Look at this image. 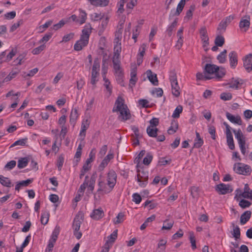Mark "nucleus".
Returning <instances> with one entry per match:
<instances>
[{
    "label": "nucleus",
    "mask_w": 252,
    "mask_h": 252,
    "mask_svg": "<svg viewBox=\"0 0 252 252\" xmlns=\"http://www.w3.org/2000/svg\"><path fill=\"white\" fill-rule=\"evenodd\" d=\"M99 75V72L92 73L91 83L95 86L96 82L98 81L97 77Z\"/></svg>",
    "instance_id": "6e6d98bb"
},
{
    "label": "nucleus",
    "mask_w": 252,
    "mask_h": 252,
    "mask_svg": "<svg viewBox=\"0 0 252 252\" xmlns=\"http://www.w3.org/2000/svg\"><path fill=\"white\" fill-rule=\"evenodd\" d=\"M38 71V69L37 68H34L32 70H31L29 72H23L22 74V76L24 78H26L27 77H32Z\"/></svg>",
    "instance_id": "3c124183"
},
{
    "label": "nucleus",
    "mask_w": 252,
    "mask_h": 252,
    "mask_svg": "<svg viewBox=\"0 0 252 252\" xmlns=\"http://www.w3.org/2000/svg\"><path fill=\"white\" fill-rule=\"evenodd\" d=\"M113 68L115 70V72L122 71L119 60L113 59Z\"/></svg>",
    "instance_id": "5fc2aeb1"
},
{
    "label": "nucleus",
    "mask_w": 252,
    "mask_h": 252,
    "mask_svg": "<svg viewBox=\"0 0 252 252\" xmlns=\"http://www.w3.org/2000/svg\"><path fill=\"white\" fill-rule=\"evenodd\" d=\"M79 117V114L78 112V109L77 108H73L71 110L70 114V124L73 126L75 124L76 121H77L78 118Z\"/></svg>",
    "instance_id": "a211bd4d"
},
{
    "label": "nucleus",
    "mask_w": 252,
    "mask_h": 252,
    "mask_svg": "<svg viewBox=\"0 0 252 252\" xmlns=\"http://www.w3.org/2000/svg\"><path fill=\"white\" fill-rule=\"evenodd\" d=\"M227 50L224 49L217 57L219 62L220 63H224L226 61Z\"/></svg>",
    "instance_id": "e433bc0d"
},
{
    "label": "nucleus",
    "mask_w": 252,
    "mask_h": 252,
    "mask_svg": "<svg viewBox=\"0 0 252 252\" xmlns=\"http://www.w3.org/2000/svg\"><path fill=\"white\" fill-rule=\"evenodd\" d=\"M158 130V129L155 127L148 126L147 128V133L151 137H157Z\"/></svg>",
    "instance_id": "2f4dec72"
},
{
    "label": "nucleus",
    "mask_w": 252,
    "mask_h": 252,
    "mask_svg": "<svg viewBox=\"0 0 252 252\" xmlns=\"http://www.w3.org/2000/svg\"><path fill=\"white\" fill-rule=\"evenodd\" d=\"M220 98L221 99L224 101L229 100L232 99V96L230 93H223L221 94Z\"/></svg>",
    "instance_id": "bf43d9fd"
},
{
    "label": "nucleus",
    "mask_w": 252,
    "mask_h": 252,
    "mask_svg": "<svg viewBox=\"0 0 252 252\" xmlns=\"http://www.w3.org/2000/svg\"><path fill=\"white\" fill-rule=\"evenodd\" d=\"M116 43V44L115 45L114 48V56L113 59L119 60L121 52V42Z\"/></svg>",
    "instance_id": "393cba45"
},
{
    "label": "nucleus",
    "mask_w": 252,
    "mask_h": 252,
    "mask_svg": "<svg viewBox=\"0 0 252 252\" xmlns=\"http://www.w3.org/2000/svg\"><path fill=\"white\" fill-rule=\"evenodd\" d=\"M230 65L231 68H235L238 64V55L235 51H231L228 55Z\"/></svg>",
    "instance_id": "2eb2a0df"
},
{
    "label": "nucleus",
    "mask_w": 252,
    "mask_h": 252,
    "mask_svg": "<svg viewBox=\"0 0 252 252\" xmlns=\"http://www.w3.org/2000/svg\"><path fill=\"white\" fill-rule=\"evenodd\" d=\"M49 214L48 212L44 211L41 214L40 221L43 225L46 224L49 221Z\"/></svg>",
    "instance_id": "ea45409f"
},
{
    "label": "nucleus",
    "mask_w": 252,
    "mask_h": 252,
    "mask_svg": "<svg viewBox=\"0 0 252 252\" xmlns=\"http://www.w3.org/2000/svg\"><path fill=\"white\" fill-rule=\"evenodd\" d=\"M178 18H176L174 21L168 26L166 32L167 35L170 37L172 35L173 32L175 30L177 26Z\"/></svg>",
    "instance_id": "b1692460"
},
{
    "label": "nucleus",
    "mask_w": 252,
    "mask_h": 252,
    "mask_svg": "<svg viewBox=\"0 0 252 252\" xmlns=\"http://www.w3.org/2000/svg\"><path fill=\"white\" fill-rule=\"evenodd\" d=\"M197 80H208L211 79L213 78L212 76H210V75H207L206 74H203L202 73L198 72L196 75Z\"/></svg>",
    "instance_id": "a19ab883"
},
{
    "label": "nucleus",
    "mask_w": 252,
    "mask_h": 252,
    "mask_svg": "<svg viewBox=\"0 0 252 252\" xmlns=\"http://www.w3.org/2000/svg\"><path fill=\"white\" fill-rule=\"evenodd\" d=\"M153 159L152 155L148 153L147 154L146 156L144 158L143 160V163L145 165H149L152 161Z\"/></svg>",
    "instance_id": "680f3d73"
},
{
    "label": "nucleus",
    "mask_w": 252,
    "mask_h": 252,
    "mask_svg": "<svg viewBox=\"0 0 252 252\" xmlns=\"http://www.w3.org/2000/svg\"><path fill=\"white\" fill-rule=\"evenodd\" d=\"M208 132L211 136V138L213 140L216 139V128L213 126H208Z\"/></svg>",
    "instance_id": "864d4df0"
},
{
    "label": "nucleus",
    "mask_w": 252,
    "mask_h": 252,
    "mask_svg": "<svg viewBox=\"0 0 252 252\" xmlns=\"http://www.w3.org/2000/svg\"><path fill=\"white\" fill-rule=\"evenodd\" d=\"M92 5L95 6H106L108 5L109 0H87Z\"/></svg>",
    "instance_id": "6ab92c4d"
},
{
    "label": "nucleus",
    "mask_w": 252,
    "mask_h": 252,
    "mask_svg": "<svg viewBox=\"0 0 252 252\" xmlns=\"http://www.w3.org/2000/svg\"><path fill=\"white\" fill-rule=\"evenodd\" d=\"M226 116L230 122L238 125H242V121L240 116L237 115L235 116L229 112H226Z\"/></svg>",
    "instance_id": "dca6fc26"
},
{
    "label": "nucleus",
    "mask_w": 252,
    "mask_h": 252,
    "mask_svg": "<svg viewBox=\"0 0 252 252\" xmlns=\"http://www.w3.org/2000/svg\"><path fill=\"white\" fill-rule=\"evenodd\" d=\"M199 34L201 41L209 40L207 33V28L205 26H202L199 29Z\"/></svg>",
    "instance_id": "bb28decb"
},
{
    "label": "nucleus",
    "mask_w": 252,
    "mask_h": 252,
    "mask_svg": "<svg viewBox=\"0 0 252 252\" xmlns=\"http://www.w3.org/2000/svg\"><path fill=\"white\" fill-rule=\"evenodd\" d=\"M32 182V179H27L25 181H22L21 182H20L19 183H17V184L15 186V190L19 191L21 187H27L30 184H31Z\"/></svg>",
    "instance_id": "7c9ffc66"
},
{
    "label": "nucleus",
    "mask_w": 252,
    "mask_h": 252,
    "mask_svg": "<svg viewBox=\"0 0 252 252\" xmlns=\"http://www.w3.org/2000/svg\"><path fill=\"white\" fill-rule=\"evenodd\" d=\"M225 73V69L223 67L219 66V69L216 72L215 75L216 78L220 79L222 78Z\"/></svg>",
    "instance_id": "37998d69"
},
{
    "label": "nucleus",
    "mask_w": 252,
    "mask_h": 252,
    "mask_svg": "<svg viewBox=\"0 0 252 252\" xmlns=\"http://www.w3.org/2000/svg\"><path fill=\"white\" fill-rule=\"evenodd\" d=\"M103 80L104 81V86L105 87L106 90L109 93V95H111L112 93V87L111 86L110 82L109 80L106 78V77L104 76Z\"/></svg>",
    "instance_id": "49530a36"
},
{
    "label": "nucleus",
    "mask_w": 252,
    "mask_h": 252,
    "mask_svg": "<svg viewBox=\"0 0 252 252\" xmlns=\"http://www.w3.org/2000/svg\"><path fill=\"white\" fill-rule=\"evenodd\" d=\"M125 215L123 213H119L116 218V220H114L115 224H119L122 222L124 220Z\"/></svg>",
    "instance_id": "052dcab7"
},
{
    "label": "nucleus",
    "mask_w": 252,
    "mask_h": 252,
    "mask_svg": "<svg viewBox=\"0 0 252 252\" xmlns=\"http://www.w3.org/2000/svg\"><path fill=\"white\" fill-rule=\"evenodd\" d=\"M114 158V154L109 151L108 155L102 160L98 167L99 171H103L104 169L107 166L110 161Z\"/></svg>",
    "instance_id": "1a4fd4ad"
},
{
    "label": "nucleus",
    "mask_w": 252,
    "mask_h": 252,
    "mask_svg": "<svg viewBox=\"0 0 252 252\" xmlns=\"http://www.w3.org/2000/svg\"><path fill=\"white\" fill-rule=\"evenodd\" d=\"M79 14L78 18L79 21V23L80 25H82L85 23L86 20L87 19V14L86 12H85V11H84L81 9H79Z\"/></svg>",
    "instance_id": "c756f323"
},
{
    "label": "nucleus",
    "mask_w": 252,
    "mask_h": 252,
    "mask_svg": "<svg viewBox=\"0 0 252 252\" xmlns=\"http://www.w3.org/2000/svg\"><path fill=\"white\" fill-rule=\"evenodd\" d=\"M250 17L249 15H245L243 17L239 23V27L241 29H244V31L246 32L250 27Z\"/></svg>",
    "instance_id": "4468645a"
},
{
    "label": "nucleus",
    "mask_w": 252,
    "mask_h": 252,
    "mask_svg": "<svg viewBox=\"0 0 252 252\" xmlns=\"http://www.w3.org/2000/svg\"><path fill=\"white\" fill-rule=\"evenodd\" d=\"M117 236H118V230L116 229V230H114L113 232V233L107 237L108 240L106 242L108 243V244L111 245H112L113 243H114L116 239H117Z\"/></svg>",
    "instance_id": "c9c22d12"
},
{
    "label": "nucleus",
    "mask_w": 252,
    "mask_h": 252,
    "mask_svg": "<svg viewBox=\"0 0 252 252\" xmlns=\"http://www.w3.org/2000/svg\"><path fill=\"white\" fill-rule=\"evenodd\" d=\"M195 10V6L194 5H191L190 6L189 9L187 10L186 15L184 17V20L186 22H187L190 20H191L192 18V13Z\"/></svg>",
    "instance_id": "cd10ccee"
},
{
    "label": "nucleus",
    "mask_w": 252,
    "mask_h": 252,
    "mask_svg": "<svg viewBox=\"0 0 252 252\" xmlns=\"http://www.w3.org/2000/svg\"><path fill=\"white\" fill-rule=\"evenodd\" d=\"M29 163L28 158L27 157L21 158L18 161V167L19 169L23 168L27 166Z\"/></svg>",
    "instance_id": "4c0bfd02"
},
{
    "label": "nucleus",
    "mask_w": 252,
    "mask_h": 252,
    "mask_svg": "<svg viewBox=\"0 0 252 252\" xmlns=\"http://www.w3.org/2000/svg\"><path fill=\"white\" fill-rule=\"evenodd\" d=\"M233 19V17L229 16L223 19L219 24V26L217 28V31L220 33H222L225 32L226 27L228 23H230L231 21Z\"/></svg>",
    "instance_id": "0eeeda50"
},
{
    "label": "nucleus",
    "mask_w": 252,
    "mask_h": 252,
    "mask_svg": "<svg viewBox=\"0 0 252 252\" xmlns=\"http://www.w3.org/2000/svg\"><path fill=\"white\" fill-rule=\"evenodd\" d=\"M60 232V227L56 225L52 232L50 239L53 242H56Z\"/></svg>",
    "instance_id": "f704fd0d"
},
{
    "label": "nucleus",
    "mask_w": 252,
    "mask_h": 252,
    "mask_svg": "<svg viewBox=\"0 0 252 252\" xmlns=\"http://www.w3.org/2000/svg\"><path fill=\"white\" fill-rule=\"evenodd\" d=\"M178 128V123L177 121L172 120L171 123V126L168 129V133L169 134H174L176 132Z\"/></svg>",
    "instance_id": "c85d7f7f"
},
{
    "label": "nucleus",
    "mask_w": 252,
    "mask_h": 252,
    "mask_svg": "<svg viewBox=\"0 0 252 252\" xmlns=\"http://www.w3.org/2000/svg\"><path fill=\"white\" fill-rule=\"evenodd\" d=\"M100 70V62L98 59H95L94 61L92 68V73L99 72Z\"/></svg>",
    "instance_id": "a18cd8bd"
},
{
    "label": "nucleus",
    "mask_w": 252,
    "mask_h": 252,
    "mask_svg": "<svg viewBox=\"0 0 252 252\" xmlns=\"http://www.w3.org/2000/svg\"><path fill=\"white\" fill-rule=\"evenodd\" d=\"M227 143L229 148L231 150H234L235 148V145L233 138L232 135H226Z\"/></svg>",
    "instance_id": "de8ad7c7"
},
{
    "label": "nucleus",
    "mask_w": 252,
    "mask_h": 252,
    "mask_svg": "<svg viewBox=\"0 0 252 252\" xmlns=\"http://www.w3.org/2000/svg\"><path fill=\"white\" fill-rule=\"evenodd\" d=\"M88 178L89 177L88 176H86L85 177V179L83 183L81 185L79 189H78V193H79L83 195L84 194V191L89 184Z\"/></svg>",
    "instance_id": "58836bf2"
},
{
    "label": "nucleus",
    "mask_w": 252,
    "mask_h": 252,
    "mask_svg": "<svg viewBox=\"0 0 252 252\" xmlns=\"http://www.w3.org/2000/svg\"><path fill=\"white\" fill-rule=\"evenodd\" d=\"M107 183L99 179L97 191H101L104 194L110 193L114 189L117 182V175L113 169H110L107 173Z\"/></svg>",
    "instance_id": "f257e3e1"
},
{
    "label": "nucleus",
    "mask_w": 252,
    "mask_h": 252,
    "mask_svg": "<svg viewBox=\"0 0 252 252\" xmlns=\"http://www.w3.org/2000/svg\"><path fill=\"white\" fill-rule=\"evenodd\" d=\"M236 139L237 140L241 152L243 155H245L246 151V137L242 133L240 129H233Z\"/></svg>",
    "instance_id": "7ed1b4c3"
},
{
    "label": "nucleus",
    "mask_w": 252,
    "mask_h": 252,
    "mask_svg": "<svg viewBox=\"0 0 252 252\" xmlns=\"http://www.w3.org/2000/svg\"><path fill=\"white\" fill-rule=\"evenodd\" d=\"M167 221V220H166L164 221L163 225L161 228L162 230H170L174 224V221H171L166 223Z\"/></svg>",
    "instance_id": "e2e57ef3"
},
{
    "label": "nucleus",
    "mask_w": 252,
    "mask_h": 252,
    "mask_svg": "<svg viewBox=\"0 0 252 252\" xmlns=\"http://www.w3.org/2000/svg\"><path fill=\"white\" fill-rule=\"evenodd\" d=\"M103 216L104 212L101 208L94 210L91 215L92 218L96 220L101 219Z\"/></svg>",
    "instance_id": "412c9836"
},
{
    "label": "nucleus",
    "mask_w": 252,
    "mask_h": 252,
    "mask_svg": "<svg viewBox=\"0 0 252 252\" xmlns=\"http://www.w3.org/2000/svg\"><path fill=\"white\" fill-rule=\"evenodd\" d=\"M252 213L250 211H246L240 217V222L244 225L248 222L251 218Z\"/></svg>",
    "instance_id": "4be33fe9"
},
{
    "label": "nucleus",
    "mask_w": 252,
    "mask_h": 252,
    "mask_svg": "<svg viewBox=\"0 0 252 252\" xmlns=\"http://www.w3.org/2000/svg\"><path fill=\"white\" fill-rule=\"evenodd\" d=\"M124 21H120L119 23V24L117 26L116 31L115 32V42H121L122 38V33L123 32V28L124 25Z\"/></svg>",
    "instance_id": "6e6552de"
},
{
    "label": "nucleus",
    "mask_w": 252,
    "mask_h": 252,
    "mask_svg": "<svg viewBox=\"0 0 252 252\" xmlns=\"http://www.w3.org/2000/svg\"><path fill=\"white\" fill-rule=\"evenodd\" d=\"M243 65L248 72L252 70V54H249L245 57L243 59Z\"/></svg>",
    "instance_id": "f8f14e48"
},
{
    "label": "nucleus",
    "mask_w": 252,
    "mask_h": 252,
    "mask_svg": "<svg viewBox=\"0 0 252 252\" xmlns=\"http://www.w3.org/2000/svg\"><path fill=\"white\" fill-rule=\"evenodd\" d=\"M251 204V202L244 199L240 200L239 203V205L243 209L249 207Z\"/></svg>",
    "instance_id": "603ef678"
},
{
    "label": "nucleus",
    "mask_w": 252,
    "mask_h": 252,
    "mask_svg": "<svg viewBox=\"0 0 252 252\" xmlns=\"http://www.w3.org/2000/svg\"><path fill=\"white\" fill-rule=\"evenodd\" d=\"M16 13L14 11L7 12L4 15V17L7 20H11L14 19L16 16Z\"/></svg>",
    "instance_id": "69168bd1"
},
{
    "label": "nucleus",
    "mask_w": 252,
    "mask_h": 252,
    "mask_svg": "<svg viewBox=\"0 0 252 252\" xmlns=\"http://www.w3.org/2000/svg\"><path fill=\"white\" fill-rule=\"evenodd\" d=\"M91 33L90 29L85 28L82 30L80 39L77 41L74 45V49L75 51H80L88 44Z\"/></svg>",
    "instance_id": "f03ea898"
},
{
    "label": "nucleus",
    "mask_w": 252,
    "mask_h": 252,
    "mask_svg": "<svg viewBox=\"0 0 252 252\" xmlns=\"http://www.w3.org/2000/svg\"><path fill=\"white\" fill-rule=\"evenodd\" d=\"M137 172L136 180L139 183V186L141 188L145 187L148 184V172L144 171H140L139 170Z\"/></svg>",
    "instance_id": "39448f33"
},
{
    "label": "nucleus",
    "mask_w": 252,
    "mask_h": 252,
    "mask_svg": "<svg viewBox=\"0 0 252 252\" xmlns=\"http://www.w3.org/2000/svg\"><path fill=\"white\" fill-rule=\"evenodd\" d=\"M64 162V158L62 155H60L57 159V167L59 170H61Z\"/></svg>",
    "instance_id": "338daca9"
},
{
    "label": "nucleus",
    "mask_w": 252,
    "mask_h": 252,
    "mask_svg": "<svg viewBox=\"0 0 252 252\" xmlns=\"http://www.w3.org/2000/svg\"><path fill=\"white\" fill-rule=\"evenodd\" d=\"M219 69V66L217 65L211 63H207L204 67V73L211 76L215 74L216 72Z\"/></svg>",
    "instance_id": "9d476101"
},
{
    "label": "nucleus",
    "mask_w": 252,
    "mask_h": 252,
    "mask_svg": "<svg viewBox=\"0 0 252 252\" xmlns=\"http://www.w3.org/2000/svg\"><path fill=\"white\" fill-rule=\"evenodd\" d=\"M18 74V72L12 71L9 73V74L3 79V81L5 82L10 81L12 79L15 77Z\"/></svg>",
    "instance_id": "774afa93"
},
{
    "label": "nucleus",
    "mask_w": 252,
    "mask_h": 252,
    "mask_svg": "<svg viewBox=\"0 0 252 252\" xmlns=\"http://www.w3.org/2000/svg\"><path fill=\"white\" fill-rule=\"evenodd\" d=\"M0 183L2 186L6 187L9 188L12 186V183L10 180L2 175H0Z\"/></svg>",
    "instance_id": "473e14b6"
},
{
    "label": "nucleus",
    "mask_w": 252,
    "mask_h": 252,
    "mask_svg": "<svg viewBox=\"0 0 252 252\" xmlns=\"http://www.w3.org/2000/svg\"><path fill=\"white\" fill-rule=\"evenodd\" d=\"M27 138L19 139L18 140L16 141L13 144H12L11 145L10 147H13L17 145L25 146L26 143L27 142Z\"/></svg>",
    "instance_id": "8fccbe9b"
},
{
    "label": "nucleus",
    "mask_w": 252,
    "mask_h": 252,
    "mask_svg": "<svg viewBox=\"0 0 252 252\" xmlns=\"http://www.w3.org/2000/svg\"><path fill=\"white\" fill-rule=\"evenodd\" d=\"M81 224V221L80 220L78 217H75L74 219L72 225V228L73 230L77 231L79 230L80 225Z\"/></svg>",
    "instance_id": "79ce46f5"
},
{
    "label": "nucleus",
    "mask_w": 252,
    "mask_h": 252,
    "mask_svg": "<svg viewBox=\"0 0 252 252\" xmlns=\"http://www.w3.org/2000/svg\"><path fill=\"white\" fill-rule=\"evenodd\" d=\"M186 4V0H181V1L178 3L176 10H172L169 14V18L171 17H174L175 16H179L180 13L182 12L185 5Z\"/></svg>",
    "instance_id": "9b49d317"
},
{
    "label": "nucleus",
    "mask_w": 252,
    "mask_h": 252,
    "mask_svg": "<svg viewBox=\"0 0 252 252\" xmlns=\"http://www.w3.org/2000/svg\"><path fill=\"white\" fill-rule=\"evenodd\" d=\"M137 69L136 68H133L130 71V79L129 80V85L134 86L138 79L136 77Z\"/></svg>",
    "instance_id": "a878e982"
},
{
    "label": "nucleus",
    "mask_w": 252,
    "mask_h": 252,
    "mask_svg": "<svg viewBox=\"0 0 252 252\" xmlns=\"http://www.w3.org/2000/svg\"><path fill=\"white\" fill-rule=\"evenodd\" d=\"M172 94L175 97H178L180 94V87L178 85V81L171 82Z\"/></svg>",
    "instance_id": "aec40b11"
},
{
    "label": "nucleus",
    "mask_w": 252,
    "mask_h": 252,
    "mask_svg": "<svg viewBox=\"0 0 252 252\" xmlns=\"http://www.w3.org/2000/svg\"><path fill=\"white\" fill-rule=\"evenodd\" d=\"M216 190L220 194H225L231 192L233 189L230 185L221 183L216 186Z\"/></svg>",
    "instance_id": "423d86ee"
},
{
    "label": "nucleus",
    "mask_w": 252,
    "mask_h": 252,
    "mask_svg": "<svg viewBox=\"0 0 252 252\" xmlns=\"http://www.w3.org/2000/svg\"><path fill=\"white\" fill-rule=\"evenodd\" d=\"M233 170L237 174L245 176L250 175L252 171L249 165L240 162L236 163L234 164Z\"/></svg>",
    "instance_id": "20e7f679"
},
{
    "label": "nucleus",
    "mask_w": 252,
    "mask_h": 252,
    "mask_svg": "<svg viewBox=\"0 0 252 252\" xmlns=\"http://www.w3.org/2000/svg\"><path fill=\"white\" fill-rule=\"evenodd\" d=\"M147 77L149 81L154 85H158V80L157 78V75L156 74H153L151 70H148L147 71Z\"/></svg>",
    "instance_id": "5701e85b"
},
{
    "label": "nucleus",
    "mask_w": 252,
    "mask_h": 252,
    "mask_svg": "<svg viewBox=\"0 0 252 252\" xmlns=\"http://www.w3.org/2000/svg\"><path fill=\"white\" fill-rule=\"evenodd\" d=\"M119 112L120 113L119 118H121L122 121H126L130 119L131 114L127 106H125V107H123V109Z\"/></svg>",
    "instance_id": "f3484780"
},
{
    "label": "nucleus",
    "mask_w": 252,
    "mask_h": 252,
    "mask_svg": "<svg viewBox=\"0 0 252 252\" xmlns=\"http://www.w3.org/2000/svg\"><path fill=\"white\" fill-rule=\"evenodd\" d=\"M231 226L233 227L232 235L235 239L240 237V229L238 226L235 225L234 222L231 223Z\"/></svg>",
    "instance_id": "72a5a7b5"
},
{
    "label": "nucleus",
    "mask_w": 252,
    "mask_h": 252,
    "mask_svg": "<svg viewBox=\"0 0 252 252\" xmlns=\"http://www.w3.org/2000/svg\"><path fill=\"white\" fill-rule=\"evenodd\" d=\"M183 111V107L181 105H179L175 109L172 117L174 118H178L180 117V114Z\"/></svg>",
    "instance_id": "c03bdc74"
},
{
    "label": "nucleus",
    "mask_w": 252,
    "mask_h": 252,
    "mask_svg": "<svg viewBox=\"0 0 252 252\" xmlns=\"http://www.w3.org/2000/svg\"><path fill=\"white\" fill-rule=\"evenodd\" d=\"M45 48V45L42 44V45L33 49L32 50V53L33 55H38V54H40L43 50H44Z\"/></svg>",
    "instance_id": "13d9d810"
},
{
    "label": "nucleus",
    "mask_w": 252,
    "mask_h": 252,
    "mask_svg": "<svg viewBox=\"0 0 252 252\" xmlns=\"http://www.w3.org/2000/svg\"><path fill=\"white\" fill-rule=\"evenodd\" d=\"M124 99L121 96H118L115 103V106L112 109L113 112H119L123 109L125 106H127L124 103Z\"/></svg>",
    "instance_id": "ddd939ff"
},
{
    "label": "nucleus",
    "mask_w": 252,
    "mask_h": 252,
    "mask_svg": "<svg viewBox=\"0 0 252 252\" xmlns=\"http://www.w3.org/2000/svg\"><path fill=\"white\" fill-rule=\"evenodd\" d=\"M224 43V38L221 35H218L215 39V44L219 47H222Z\"/></svg>",
    "instance_id": "09e8293b"
},
{
    "label": "nucleus",
    "mask_w": 252,
    "mask_h": 252,
    "mask_svg": "<svg viewBox=\"0 0 252 252\" xmlns=\"http://www.w3.org/2000/svg\"><path fill=\"white\" fill-rule=\"evenodd\" d=\"M169 79L171 82L177 81L176 72L175 70H171L169 72Z\"/></svg>",
    "instance_id": "4d7b16f0"
},
{
    "label": "nucleus",
    "mask_w": 252,
    "mask_h": 252,
    "mask_svg": "<svg viewBox=\"0 0 252 252\" xmlns=\"http://www.w3.org/2000/svg\"><path fill=\"white\" fill-rule=\"evenodd\" d=\"M142 200L140 194L138 193H134L132 194V201L136 204H139Z\"/></svg>",
    "instance_id": "0e129e2a"
}]
</instances>
